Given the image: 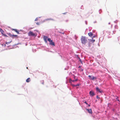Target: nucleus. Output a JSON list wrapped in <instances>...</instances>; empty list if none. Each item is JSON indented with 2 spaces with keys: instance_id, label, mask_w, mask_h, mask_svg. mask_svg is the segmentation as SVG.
Segmentation results:
<instances>
[{
  "instance_id": "25",
  "label": "nucleus",
  "mask_w": 120,
  "mask_h": 120,
  "mask_svg": "<svg viewBox=\"0 0 120 120\" xmlns=\"http://www.w3.org/2000/svg\"><path fill=\"white\" fill-rule=\"evenodd\" d=\"M72 81L73 82H75V80H72Z\"/></svg>"
},
{
  "instance_id": "35",
  "label": "nucleus",
  "mask_w": 120,
  "mask_h": 120,
  "mask_svg": "<svg viewBox=\"0 0 120 120\" xmlns=\"http://www.w3.org/2000/svg\"><path fill=\"white\" fill-rule=\"evenodd\" d=\"M36 30V31H37L38 32V31L37 30Z\"/></svg>"
},
{
  "instance_id": "33",
  "label": "nucleus",
  "mask_w": 120,
  "mask_h": 120,
  "mask_svg": "<svg viewBox=\"0 0 120 120\" xmlns=\"http://www.w3.org/2000/svg\"><path fill=\"white\" fill-rule=\"evenodd\" d=\"M88 105L89 106H90V105Z\"/></svg>"
},
{
  "instance_id": "19",
  "label": "nucleus",
  "mask_w": 120,
  "mask_h": 120,
  "mask_svg": "<svg viewBox=\"0 0 120 120\" xmlns=\"http://www.w3.org/2000/svg\"><path fill=\"white\" fill-rule=\"evenodd\" d=\"M38 20V19L37 18H36L35 20V21H37Z\"/></svg>"
},
{
  "instance_id": "28",
  "label": "nucleus",
  "mask_w": 120,
  "mask_h": 120,
  "mask_svg": "<svg viewBox=\"0 0 120 120\" xmlns=\"http://www.w3.org/2000/svg\"><path fill=\"white\" fill-rule=\"evenodd\" d=\"M95 37V36H93V38H94V37Z\"/></svg>"
},
{
  "instance_id": "13",
  "label": "nucleus",
  "mask_w": 120,
  "mask_h": 120,
  "mask_svg": "<svg viewBox=\"0 0 120 120\" xmlns=\"http://www.w3.org/2000/svg\"><path fill=\"white\" fill-rule=\"evenodd\" d=\"M92 39H93V38H92ZM95 41V40L94 39H90L89 40V41L90 42H91L92 43L94 42Z\"/></svg>"
},
{
  "instance_id": "23",
  "label": "nucleus",
  "mask_w": 120,
  "mask_h": 120,
  "mask_svg": "<svg viewBox=\"0 0 120 120\" xmlns=\"http://www.w3.org/2000/svg\"><path fill=\"white\" fill-rule=\"evenodd\" d=\"M84 103H86L87 105L88 104V103H87V102L86 101H85L84 102Z\"/></svg>"
},
{
  "instance_id": "10",
  "label": "nucleus",
  "mask_w": 120,
  "mask_h": 120,
  "mask_svg": "<svg viewBox=\"0 0 120 120\" xmlns=\"http://www.w3.org/2000/svg\"><path fill=\"white\" fill-rule=\"evenodd\" d=\"M88 34L89 36L91 37L93 35V33L91 32H90L89 33H88Z\"/></svg>"
},
{
  "instance_id": "14",
  "label": "nucleus",
  "mask_w": 120,
  "mask_h": 120,
  "mask_svg": "<svg viewBox=\"0 0 120 120\" xmlns=\"http://www.w3.org/2000/svg\"><path fill=\"white\" fill-rule=\"evenodd\" d=\"M72 85L73 86H79V84H78L76 85L72 84Z\"/></svg>"
},
{
  "instance_id": "4",
  "label": "nucleus",
  "mask_w": 120,
  "mask_h": 120,
  "mask_svg": "<svg viewBox=\"0 0 120 120\" xmlns=\"http://www.w3.org/2000/svg\"><path fill=\"white\" fill-rule=\"evenodd\" d=\"M89 94L90 96L92 97H93L95 95L94 92L93 91H90Z\"/></svg>"
},
{
  "instance_id": "26",
  "label": "nucleus",
  "mask_w": 120,
  "mask_h": 120,
  "mask_svg": "<svg viewBox=\"0 0 120 120\" xmlns=\"http://www.w3.org/2000/svg\"><path fill=\"white\" fill-rule=\"evenodd\" d=\"M81 71H83V69H81Z\"/></svg>"
},
{
  "instance_id": "12",
  "label": "nucleus",
  "mask_w": 120,
  "mask_h": 120,
  "mask_svg": "<svg viewBox=\"0 0 120 120\" xmlns=\"http://www.w3.org/2000/svg\"><path fill=\"white\" fill-rule=\"evenodd\" d=\"M30 81V78H29L27 79L26 80V82H29Z\"/></svg>"
},
{
  "instance_id": "18",
  "label": "nucleus",
  "mask_w": 120,
  "mask_h": 120,
  "mask_svg": "<svg viewBox=\"0 0 120 120\" xmlns=\"http://www.w3.org/2000/svg\"><path fill=\"white\" fill-rule=\"evenodd\" d=\"M11 41H10L9 42H6V44H9L10 43Z\"/></svg>"
},
{
  "instance_id": "27",
  "label": "nucleus",
  "mask_w": 120,
  "mask_h": 120,
  "mask_svg": "<svg viewBox=\"0 0 120 120\" xmlns=\"http://www.w3.org/2000/svg\"><path fill=\"white\" fill-rule=\"evenodd\" d=\"M72 81V80H71V79H70V80H69V81Z\"/></svg>"
},
{
  "instance_id": "36",
  "label": "nucleus",
  "mask_w": 120,
  "mask_h": 120,
  "mask_svg": "<svg viewBox=\"0 0 120 120\" xmlns=\"http://www.w3.org/2000/svg\"><path fill=\"white\" fill-rule=\"evenodd\" d=\"M65 14V13H64V14Z\"/></svg>"
},
{
  "instance_id": "34",
  "label": "nucleus",
  "mask_w": 120,
  "mask_h": 120,
  "mask_svg": "<svg viewBox=\"0 0 120 120\" xmlns=\"http://www.w3.org/2000/svg\"><path fill=\"white\" fill-rule=\"evenodd\" d=\"M62 34H64V33H62Z\"/></svg>"
},
{
  "instance_id": "32",
  "label": "nucleus",
  "mask_w": 120,
  "mask_h": 120,
  "mask_svg": "<svg viewBox=\"0 0 120 120\" xmlns=\"http://www.w3.org/2000/svg\"><path fill=\"white\" fill-rule=\"evenodd\" d=\"M26 68V69H28V67H27Z\"/></svg>"
},
{
  "instance_id": "7",
  "label": "nucleus",
  "mask_w": 120,
  "mask_h": 120,
  "mask_svg": "<svg viewBox=\"0 0 120 120\" xmlns=\"http://www.w3.org/2000/svg\"><path fill=\"white\" fill-rule=\"evenodd\" d=\"M43 38L45 42L46 43H47V39H48V37L45 36H43Z\"/></svg>"
},
{
  "instance_id": "5",
  "label": "nucleus",
  "mask_w": 120,
  "mask_h": 120,
  "mask_svg": "<svg viewBox=\"0 0 120 120\" xmlns=\"http://www.w3.org/2000/svg\"><path fill=\"white\" fill-rule=\"evenodd\" d=\"M2 34V35L5 37H8V36L6 34H4V31L3 30L1 32H0Z\"/></svg>"
},
{
  "instance_id": "22",
  "label": "nucleus",
  "mask_w": 120,
  "mask_h": 120,
  "mask_svg": "<svg viewBox=\"0 0 120 120\" xmlns=\"http://www.w3.org/2000/svg\"><path fill=\"white\" fill-rule=\"evenodd\" d=\"M96 97H97V98H98H98H99V97L98 96H97Z\"/></svg>"
},
{
  "instance_id": "16",
  "label": "nucleus",
  "mask_w": 120,
  "mask_h": 120,
  "mask_svg": "<svg viewBox=\"0 0 120 120\" xmlns=\"http://www.w3.org/2000/svg\"><path fill=\"white\" fill-rule=\"evenodd\" d=\"M48 40L49 42L50 43L52 41L50 38H48Z\"/></svg>"
},
{
  "instance_id": "30",
  "label": "nucleus",
  "mask_w": 120,
  "mask_h": 120,
  "mask_svg": "<svg viewBox=\"0 0 120 120\" xmlns=\"http://www.w3.org/2000/svg\"><path fill=\"white\" fill-rule=\"evenodd\" d=\"M6 46V44H4V46Z\"/></svg>"
},
{
  "instance_id": "15",
  "label": "nucleus",
  "mask_w": 120,
  "mask_h": 120,
  "mask_svg": "<svg viewBox=\"0 0 120 120\" xmlns=\"http://www.w3.org/2000/svg\"><path fill=\"white\" fill-rule=\"evenodd\" d=\"M8 34L10 36V37L12 38V35L10 33H8Z\"/></svg>"
},
{
  "instance_id": "2",
  "label": "nucleus",
  "mask_w": 120,
  "mask_h": 120,
  "mask_svg": "<svg viewBox=\"0 0 120 120\" xmlns=\"http://www.w3.org/2000/svg\"><path fill=\"white\" fill-rule=\"evenodd\" d=\"M28 35L29 36H37V34H34L33 32L30 31L28 33Z\"/></svg>"
},
{
  "instance_id": "6",
  "label": "nucleus",
  "mask_w": 120,
  "mask_h": 120,
  "mask_svg": "<svg viewBox=\"0 0 120 120\" xmlns=\"http://www.w3.org/2000/svg\"><path fill=\"white\" fill-rule=\"evenodd\" d=\"M86 110L88 111V112L91 114H92V112L91 109H86Z\"/></svg>"
},
{
  "instance_id": "29",
  "label": "nucleus",
  "mask_w": 120,
  "mask_h": 120,
  "mask_svg": "<svg viewBox=\"0 0 120 120\" xmlns=\"http://www.w3.org/2000/svg\"><path fill=\"white\" fill-rule=\"evenodd\" d=\"M81 67L80 66H79V68H80Z\"/></svg>"
},
{
  "instance_id": "21",
  "label": "nucleus",
  "mask_w": 120,
  "mask_h": 120,
  "mask_svg": "<svg viewBox=\"0 0 120 120\" xmlns=\"http://www.w3.org/2000/svg\"><path fill=\"white\" fill-rule=\"evenodd\" d=\"M3 30L1 28H0V32H1Z\"/></svg>"
},
{
  "instance_id": "11",
  "label": "nucleus",
  "mask_w": 120,
  "mask_h": 120,
  "mask_svg": "<svg viewBox=\"0 0 120 120\" xmlns=\"http://www.w3.org/2000/svg\"><path fill=\"white\" fill-rule=\"evenodd\" d=\"M49 44L51 45H52L54 46H55V44L52 41L50 42Z\"/></svg>"
},
{
  "instance_id": "31",
  "label": "nucleus",
  "mask_w": 120,
  "mask_h": 120,
  "mask_svg": "<svg viewBox=\"0 0 120 120\" xmlns=\"http://www.w3.org/2000/svg\"><path fill=\"white\" fill-rule=\"evenodd\" d=\"M44 82H43V83H42V84H44Z\"/></svg>"
},
{
  "instance_id": "20",
  "label": "nucleus",
  "mask_w": 120,
  "mask_h": 120,
  "mask_svg": "<svg viewBox=\"0 0 120 120\" xmlns=\"http://www.w3.org/2000/svg\"><path fill=\"white\" fill-rule=\"evenodd\" d=\"M36 24L37 25H39L40 24L38 22H37V23H36Z\"/></svg>"
},
{
  "instance_id": "17",
  "label": "nucleus",
  "mask_w": 120,
  "mask_h": 120,
  "mask_svg": "<svg viewBox=\"0 0 120 120\" xmlns=\"http://www.w3.org/2000/svg\"><path fill=\"white\" fill-rule=\"evenodd\" d=\"M17 36V35H12V38H14V37H16Z\"/></svg>"
},
{
  "instance_id": "8",
  "label": "nucleus",
  "mask_w": 120,
  "mask_h": 120,
  "mask_svg": "<svg viewBox=\"0 0 120 120\" xmlns=\"http://www.w3.org/2000/svg\"><path fill=\"white\" fill-rule=\"evenodd\" d=\"M96 90L97 91L99 92L100 93H101L102 92V90H100V89L98 87H96Z\"/></svg>"
},
{
  "instance_id": "37",
  "label": "nucleus",
  "mask_w": 120,
  "mask_h": 120,
  "mask_svg": "<svg viewBox=\"0 0 120 120\" xmlns=\"http://www.w3.org/2000/svg\"><path fill=\"white\" fill-rule=\"evenodd\" d=\"M68 21V20H67V21H66V22H67Z\"/></svg>"
},
{
  "instance_id": "9",
  "label": "nucleus",
  "mask_w": 120,
  "mask_h": 120,
  "mask_svg": "<svg viewBox=\"0 0 120 120\" xmlns=\"http://www.w3.org/2000/svg\"><path fill=\"white\" fill-rule=\"evenodd\" d=\"M14 30L18 34H19V32L16 29H12V30Z\"/></svg>"
},
{
  "instance_id": "1",
  "label": "nucleus",
  "mask_w": 120,
  "mask_h": 120,
  "mask_svg": "<svg viewBox=\"0 0 120 120\" xmlns=\"http://www.w3.org/2000/svg\"><path fill=\"white\" fill-rule=\"evenodd\" d=\"M81 41L82 44L85 45L87 43V38L85 36H82L81 38Z\"/></svg>"
},
{
  "instance_id": "3",
  "label": "nucleus",
  "mask_w": 120,
  "mask_h": 120,
  "mask_svg": "<svg viewBox=\"0 0 120 120\" xmlns=\"http://www.w3.org/2000/svg\"><path fill=\"white\" fill-rule=\"evenodd\" d=\"M88 77L89 78V79L90 80H94V79H97L96 77H94L92 76L89 75Z\"/></svg>"
},
{
  "instance_id": "38",
  "label": "nucleus",
  "mask_w": 120,
  "mask_h": 120,
  "mask_svg": "<svg viewBox=\"0 0 120 120\" xmlns=\"http://www.w3.org/2000/svg\"><path fill=\"white\" fill-rule=\"evenodd\" d=\"M80 61H81V60H80Z\"/></svg>"
},
{
  "instance_id": "24",
  "label": "nucleus",
  "mask_w": 120,
  "mask_h": 120,
  "mask_svg": "<svg viewBox=\"0 0 120 120\" xmlns=\"http://www.w3.org/2000/svg\"><path fill=\"white\" fill-rule=\"evenodd\" d=\"M77 80H78V79H75V81H77Z\"/></svg>"
}]
</instances>
